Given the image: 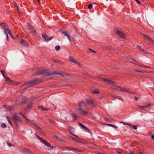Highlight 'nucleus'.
I'll return each instance as SVG.
<instances>
[{"mask_svg": "<svg viewBox=\"0 0 154 154\" xmlns=\"http://www.w3.org/2000/svg\"><path fill=\"white\" fill-rule=\"evenodd\" d=\"M100 79L105 83H107L110 88L117 91L119 90V86L117 85L116 83L115 82L112 80L103 78H100Z\"/></svg>", "mask_w": 154, "mask_h": 154, "instance_id": "f257e3e1", "label": "nucleus"}, {"mask_svg": "<svg viewBox=\"0 0 154 154\" xmlns=\"http://www.w3.org/2000/svg\"><path fill=\"white\" fill-rule=\"evenodd\" d=\"M39 74H45V76L53 75H60L63 76L64 77L65 75L63 74L62 73L58 72L56 71H54L51 72H46V71L44 70L42 71Z\"/></svg>", "mask_w": 154, "mask_h": 154, "instance_id": "f03ea898", "label": "nucleus"}, {"mask_svg": "<svg viewBox=\"0 0 154 154\" xmlns=\"http://www.w3.org/2000/svg\"><path fill=\"white\" fill-rule=\"evenodd\" d=\"M42 143L45 146V149L47 150H52L55 147L51 146L50 143L45 140H42Z\"/></svg>", "mask_w": 154, "mask_h": 154, "instance_id": "7ed1b4c3", "label": "nucleus"}, {"mask_svg": "<svg viewBox=\"0 0 154 154\" xmlns=\"http://www.w3.org/2000/svg\"><path fill=\"white\" fill-rule=\"evenodd\" d=\"M12 120L14 124L17 126H18V124L17 121L20 122H22L23 121L19 117L15 114H14L13 117L12 118Z\"/></svg>", "mask_w": 154, "mask_h": 154, "instance_id": "20e7f679", "label": "nucleus"}, {"mask_svg": "<svg viewBox=\"0 0 154 154\" xmlns=\"http://www.w3.org/2000/svg\"><path fill=\"white\" fill-rule=\"evenodd\" d=\"M116 33L119 37L122 38L126 39L127 35L124 33L122 30H117L116 32Z\"/></svg>", "mask_w": 154, "mask_h": 154, "instance_id": "39448f33", "label": "nucleus"}, {"mask_svg": "<svg viewBox=\"0 0 154 154\" xmlns=\"http://www.w3.org/2000/svg\"><path fill=\"white\" fill-rule=\"evenodd\" d=\"M40 80L38 79H36L30 82H28L26 84H28L30 86H32L40 82Z\"/></svg>", "mask_w": 154, "mask_h": 154, "instance_id": "423d86ee", "label": "nucleus"}, {"mask_svg": "<svg viewBox=\"0 0 154 154\" xmlns=\"http://www.w3.org/2000/svg\"><path fill=\"white\" fill-rule=\"evenodd\" d=\"M86 104H87L89 105L90 106L93 107H95L96 104L94 102L93 100L91 99H87L86 101Z\"/></svg>", "mask_w": 154, "mask_h": 154, "instance_id": "0eeeda50", "label": "nucleus"}, {"mask_svg": "<svg viewBox=\"0 0 154 154\" xmlns=\"http://www.w3.org/2000/svg\"><path fill=\"white\" fill-rule=\"evenodd\" d=\"M77 110L79 114L82 115H87L88 113V111L84 110L82 108L77 109Z\"/></svg>", "mask_w": 154, "mask_h": 154, "instance_id": "6e6552de", "label": "nucleus"}, {"mask_svg": "<svg viewBox=\"0 0 154 154\" xmlns=\"http://www.w3.org/2000/svg\"><path fill=\"white\" fill-rule=\"evenodd\" d=\"M69 61L73 63H76L77 65L81 67L82 66V64L79 62L76 61L72 57H70L69 59Z\"/></svg>", "mask_w": 154, "mask_h": 154, "instance_id": "1a4fd4ad", "label": "nucleus"}, {"mask_svg": "<svg viewBox=\"0 0 154 154\" xmlns=\"http://www.w3.org/2000/svg\"><path fill=\"white\" fill-rule=\"evenodd\" d=\"M130 62L133 63V64H135L136 65H137V66H140L141 67H143L145 68H146V69H149V68H150V66H146V65H143V64H140V63H138V62H137L136 63H135L134 62H132V61H130Z\"/></svg>", "mask_w": 154, "mask_h": 154, "instance_id": "9d476101", "label": "nucleus"}, {"mask_svg": "<svg viewBox=\"0 0 154 154\" xmlns=\"http://www.w3.org/2000/svg\"><path fill=\"white\" fill-rule=\"evenodd\" d=\"M143 36L152 45H154V41L153 40L146 35H143Z\"/></svg>", "mask_w": 154, "mask_h": 154, "instance_id": "9b49d317", "label": "nucleus"}, {"mask_svg": "<svg viewBox=\"0 0 154 154\" xmlns=\"http://www.w3.org/2000/svg\"><path fill=\"white\" fill-rule=\"evenodd\" d=\"M119 90H118V91H123L125 92H130V89L129 88H125L124 87H119Z\"/></svg>", "mask_w": 154, "mask_h": 154, "instance_id": "f8f14e48", "label": "nucleus"}, {"mask_svg": "<svg viewBox=\"0 0 154 154\" xmlns=\"http://www.w3.org/2000/svg\"><path fill=\"white\" fill-rule=\"evenodd\" d=\"M4 29L5 30L4 33L6 35H8V34H9L12 38H13L11 35V31L9 29H8V28H6L5 27H4Z\"/></svg>", "mask_w": 154, "mask_h": 154, "instance_id": "ddd939ff", "label": "nucleus"}, {"mask_svg": "<svg viewBox=\"0 0 154 154\" xmlns=\"http://www.w3.org/2000/svg\"><path fill=\"white\" fill-rule=\"evenodd\" d=\"M86 105V103L84 101H82L79 102L78 103L79 107L77 109L82 108V107L85 106Z\"/></svg>", "mask_w": 154, "mask_h": 154, "instance_id": "4468645a", "label": "nucleus"}, {"mask_svg": "<svg viewBox=\"0 0 154 154\" xmlns=\"http://www.w3.org/2000/svg\"><path fill=\"white\" fill-rule=\"evenodd\" d=\"M59 147L60 148L61 150H62L63 151H64V150H72V149H73V148L70 147H67V146H59Z\"/></svg>", "mask_w": 154, "mask_h": 154, "instance_id": "2eb2a0df", "label": "nucleus"}, {"mask_svg": "<svg viewBox=\"0 0 154 154\" xmlns=\"http://www.w3.org/2000/svg\"><path fill=\"white\" fill-rule=\"evenodd\" d=\"M134 71V72H147V73H153V71H141L140 70H136V69H134L133 70Z\"/></svg>", "mask_w": 154, "mask_h": 154, "instance_id": "dca6fc26", "label": "nucleus"}, {"mask_svg": "<svg viewBox=\"0 0 154 154\" xmlns=\"http://www.w3.org/2000/svg\"><path fill=\"white\" fill-rule=\"evenodd\" d=\"M42 36L43 38L46 41H50L52 38H49L47 35L45 34H42Z\"/></svg>", "mask_w": 154, "mask_h": 154, "instance_id": "f3484780", "label": "nucleus"}, {"mask_svg": "<svg viewBox=\"0 0 154 154\" xmlns=\"http://www.w3.org/2000/svg\"><path fill=\"white\" fill-rule=\"evenodd\" d=\"M92 93L94 94H98L100 93V91L98 89H95L91 90Z\"/></svg>", "mask_w": 154, "mask_h": 154, "instance_id": "a211bd4d", "label": "nucleus"}, {"mask_svg": "<svg viewBox=\"0 0 154 154\" xmlns=\"http://www.w3.org/2000/svg\"><path fill=\"white\" fill-rule=\"evenodd\" d=\"M62 33L63 34V35L65 36H67L68 37V39L69 40L70 42H71V41L70 38V37L69 36V35L68 34L67 32L65 31H63L62 32Z\"/></svg>", "mask_w": 154, "mask_h": 154, "instance_id": "6ab92c4d", "label": "nucleus"}, {"mask_svg": "<svg viewBox=\"0 0 154 154\" xmlns=\"http://www.w3.org/2000/svg\"><path fill=\"white\" fill-rule=\"evenodd\" d=\"M103 48L106 49H109L112 50H114L115 49L114 48L109 45L104 46L103 47Z\"/></svg>", "mask_w": 154, "mask_h": 154, "instance_id": "aec40b11", "label": "nucleus"}, {"mask_svg": "<svg viewBox=\"0 0 154 154\" xmlns=\"http://www.w3.org/2000/svg\"><path fill=\"white\" fill-rule=\"evenodd\" d=\"M31 122V124H33V125H34L37 128L38 130L41 132H42V130L41 129V128L38 126L36 124H35L34 123L31 122Z\"/></svg>", "mask_w": 154, "mask_h": 154, "instance_id": "412c9836", "label": "nucleus"}, {"mask_svg": "<svg viewBox=\"0 0 154 154\" xmlns=\"http://www.w3.org/2000/svg\"><path fill=\"white\" fill-rule=\"evenodd\" d=\"M21 43L22 44V45L24 46H27L28 45V44L24 40H21Z\"/></svg>", "mask_w": 154, "mask_h": 154, "instance_id": "4be33fe9", "label": "nucleus"}, {"mask_svg": "<svg viewBox=\"0 0 154 154\" xmlns=\"http://www.w3.org/2000/svg\"><path fill=\"white\" fill-rule=\"evenodd\" d=\"M23 151L25 153L28 154L31 153V152L28 149L26 148H23L22 149Z\"/></svg>", "mask_w": 154, "mask_h": 154, "instance_id": "5701e85b", "label": "nucleus"}, {"mask_svg": "<svg viewBox=\"0 0 154 154\" xmlns=\"http://www.w3.org/2000/svg\"><path fill=\"white\" fill-rule=\"evenodd\" d=\"M151 106V103H147L146 105L144 106V109H143L144 111H146L147 109L150 107Z\"/></svg>", "mask_w": 154, "mask_h": 154, "instance_id": "b1692460", "label": "nucleus"}, {"mask_svg": "<svg viewBox=\"0 0 154 154\" xmlns=\"http://www.w3.org/2000/svg\"><path fill=\"white\" fill-rule=\"evenodd\" d=\"M137 47L140 51L144 52H146V51L143 48H141L140 46L138 45Z\"/></svg>", "mask_w": 154, "mask_h": 154, "instance_id": "393cba45", "label": "nucleus"}, {"mask_svg": "<svg viewBox=\"0 0 154 154\" xmlns=\"http://www.w3.org/2000/svg\"><path fill=\"white\" fill-rule=\"evenodd\" d=\"M5 78L6 79V81L8 83H10L11 82V80L9 78L6 76L5 77Z\"/></svg>", "mask_w": 154, "mask_h": 154, "instance_id": "a878e982", "label": "nucleus"}, {"mask_svg": "<svg viewBox=\"0 0 154 154\" xmlns=\"http://www.w3.org/2000/svg\"><path fill=\"white\" fill-rule=\"evenodd\" d=\"M7 118L8 120V122L9 124L11 126H12L13 125V124H12V122L11 120V119H10V118H9V117H8V116H7Z\"/></svg>", "mask_w": 154, "mask_h": 154, "instance_id": "bb28decb", "label": "nucleus"}, {"mask_svg": "<svg viewBox=\"0 0 154 154\" xmlns=\"http://www.w3.org/2000/svg\"><path fill=\"white\" fill-rule=\"evenodd\" d=\"M71 115L73 117L76 119L78 117V115L75 113H71Z\"/></svg>", "mask_w": 154, "mask_h": 154, "instance_id": "cd10ccee", "label": "nucleus"}, {"mask_svg": "<svg viewBox=\"0 0 154 154\" xmlns=\"http://www.w3.org/2000/svg\"><path fill=\"white\" fill-rule=\"evenodd\" d=\"M27 100V99L26 97H23L22 98V101L21 102V103H24L26 102Z\"/></svg>", "mask_w": 154, "mask_h": 154, "instance_id": "c85d7f7f", "label": "nucleus"}, {"mask_svg": "<svg viewBox=\"0 0 154 154\" xmlns=\"http://www.w3.org/2000/svg\"><path fill=\"white\" fill-rule=\"evenodd\" d=\"M72 150H75V151H77L81 152H83L84 151L83 150H80L79 149L73 148V149H72Z\"/></svg>", "mask_w": 154, "mask_h": 154, "instance_id": "c756f323", "label": "nucleus"}, {"mask_svg": "<svg viewBox=\"0 0 154 154\" xmlns=\"http://www.w3.org/2000/svg\"><path fill=\"white\" fill-rule=\"evenodd\" d=\"M54 138H55L57 140H58V141H60V140L62 141V140H61V139L60 138L58 137L56 135H54Z\"/></svg>", "mask_w": 154, "mask_h": 154, "instance_id": "7c9ffc66", "label": "nucleus"}, {"mask_svg": "<svg viewBox=\"0 0 154 154\" xmlns=\"http://www.w3.org/2000/svg\"><path fill=\"white\" fill-rule=\"evenodd\" d=\"M38 108H41L42 110H44V111H47L48 110H49V109L45 108H44V107H43L42 106H38Z\"/></svg>", "mask_w": 154, "mask_h": 154, "instance_id": "2f4dec72", "label": "nucleus"}, {"mask_svg": "<svg viewBox=\"0 0 154 154\" xmlns=\"http://www.w3.org/2000/svg\"><path fill=\"white\" fill-rule=\"evenodd\" d=\"M69 139H71L72 140H74L75 141H76V142H79V140H77L76 139V138H74V137H69Z\"/></svg>", "mask_w": 154, "mask_h": 154, "instance_id": "473e14b6", "label": "nucleus"}, {"mask_svg": "<svg viewBox=\"0 0 154 154\" xmlns=\"http://www.w3.org/2000/svg\"><path fill=\"white\" fill-rule=\"evenodd\" d=\"M106 125H108L109 126L113 127L114 128H118V127L114 125H112L111 124H107Z\"/></svg>", "mask_w": 154, "mask_h": 154, "instance_id": "72a5a7b5", "label": "nucleus"}, {"mask_svg": "<svg viewBox=\"0 0 154 154\" xmlns=\"http://www.w3.org/2000/svg\"><path fill=\"white\" fill-rule=\"evenodd\" d=\"M79 124L83 128L85 129L86 128L85 126L84 125H82V124H81L80 123H79Z\"/></svg>", "mask_w": 154, "mask_h": 154, "instance_id": "f704fd0d", "label": "nucleus"}, {"mask_svg": "<svg viewBox=\"0 0 154 154\" xmlns=\"http://www.w3.org/2000/svg\"><path fill=\"white\" fill-rule=\"evenodd\" d=\"M60 46H56L55 47V50L56 51H59L60 49Z\"/></svg>", "mask_w": 154, "mask_h": 154, "instance_id": "c9c22d12", "label": "nucleus"}, {"mask_svg": "<svg viewBox=\"0 0 154 154\" xmlns=\"http://www.w3.org/2000/svg\"><path fill=\"white\" fill-rule=\"evenodd\" d=\"M36 136L40 140H41V142L42 143V140H44L43 139H42L41 137H40L37 135H36Z\"/></svg>", "mask_w": 154, "mask_h": 154, "instance_id": "e433bc0d", "label": "nucleus"}, {"mask_svg": "<svg viewBox=\"0 0 154 154\" xmlns=\"http://www.w3.org/2000/svg\"><path fill=\"white\" fill-rule=\"evenodd\" d=\"M2 26H3V28L4 27H5V28H8L7 27V24L5 23H3L2 24Z\"/></svg>", "mask_w": 154, "mask_h": 154, "instance_id": "4c0bfd02", "label": "nucleus"}, {"mask_svg": "<svg viewBox=\"0 0 154 154\" xmlns=\"http://www.w3.org/2000/svg\"><path fill=\"white\" fill-rule=\"evenodd\" d=\"M88 8L89 9H90L92 8V6L91 4H90L88 5Z\"/></svg>", "mask_w": 154, "mask_h": 154, "instance_id": "58836bf2", "label": "nucleus"}, {"mask_svg": "<svg viewBox=\"0 0 154 154\" xmlns=\"http://www.w3.org/2000/svg\"><path fill=\"white\" fill-rule=\"evenodd\" d=\"M68 129L70 131H72L74 129V128L71 126H68Z\"/></svg>", "mask_w": 154, "mask_h": 154, "instance_id": "ea45409f", "label": "nucleus"}, {"mask_svg": "<svg viewBox=\"0 0 154 154\" xmlns=\"http://www.w3.org/2000/svg\"><path fill=\"white\" fill-rule=\"evenodd\" d=\"M2 127L3 128H6V125L5 123H3L2 125Z\"/></svg>", "mask_w": 154, "mask_h": 154, "instance_id": "a19ab883", "label": "nucleus"}, {"mask_svg": "<svg viewBox=\"0 0 154 154\" xmlns=\"http://www.w3.org/2000/svg\"><path fill=\"white\" fill-rule=\"evenodd\" d=\"M33 104V102L32 101H31L28 104L29 106H31Z\"/></svg>", "mask_w": 154, "mask_h": 154, "instance_id": "79ce46f5", "label": "nucleus"}, {"mask_svg": "<svg viewBox=\"0 0 154 154\" xmlns=\"http://www.w3.org/2000/svg\"><path fill=\"white\" fill-rule=\"evenodd\" d=\"M7 143L8 146H9L11 147L12 146L11 144L9 142H7Z\"/></svg>", "mask_w": 154, "mask_h": 154, "instance_id": "37998d69", "label": "nucleus"}, {"mask_svg": "<svg viewBox=\"0 0 154 154\" xmlns=\"http://www.w3.org/2000/svg\"><path fill=\"white\" fill-rule=\"evenodd\" d=\"M137 106L141 108L143 110V109H144V106Z\"/></svg>", "mask_w": 154, "mask_h": 154, "instance_id": "c03bdc74", "label": "nucleus"}, {"mask_svg": "<svg viewBox=\"0 0 154 154\" xmlns=\"http://www.w3.org/2000/svg\"><path fill=\"white\" fill-rule=\"evenodd\" d=\"M23 116L24 118L26 120H27L29 122H30V120L29 119H27L25 116H24V115H23Z\"/></svg>", "mask_w": 154, "mask_h": 154, "instance_id": "a18cd8bd", "label": "nucleus"}, {"mask_svg": "<svg viewBox=\"0 0 154 154\" xmlns=\"http://www.w3.org/2000/svg\"><path fill=\"white\" fill-rule=\"evenodd\" d=\"M32 33L34 35H35L36 34V32L34 30H32Z\"/></svg>", "mask_w": 154, "mask_h": 154, "instance_id": "49530a36", "label": "nucleus"}, {"mask_svg": "<svg viewBox=\"0 0 154 154\" xmlns=\"http://www.w3.org/2000/svg\"><path fill=\"white\" fill-rule=\"evenodd\" d=\"M83 74L85 75H89V73L87 72H84L83 73Z\"/></svg>", "mask_w": 154, "mask_h": 154, "instance_id": "de8ad7c7", "label": "nucleus"}, {"mask_svg": "<svg viewBox=\"0 0 154 154\" xmlns=\"http://www.w3.org/2000/svg\"><path fill=\"white\" fill-rule=\"evenodd\" d=\"M1 72L3 75V76L5 78V77H6L5 75V74H4V71L2 70L1 71Z\"/></svg>", "mask_w": 154, "mask_h": 154, "instance_id": "09e8293b", "label": "nucleus"}, {"mask_svg": "<svg viewBox=\"0 0 154 154\" xmlns=\"http://www.w3.org/2000/svg\"><path fill=\"white\" fill-rule=\"evenodd\" d=\"M89 133H91V131L90 130H89L88 128L87 127L85 129Z\"/></svg>", "mask_w": 154, "mask_h": 154, "instance_id": "8fccbe9b", "label": "nucleus"}, {"mask_svg": "<svg viewBox=\"0 0 154 154\" xmlns=\"http://www.w3.org/2000/svg\"><path fill=\"white\" fill-rule=\"evenodd\" d=\"M125 124L130 126H131V124L130 123H126Z\"/></svg>", "mask_w": 154, "mask_h": 154, "instance_id": "3c124183", "label": "nucleus"}, {"mask_svg": "<svg viewBox=\"0 0 154 154\" xmlns=\"http://www.w3.org/2000/svg\"><path fill=\"white\" fill-rule=\"evenodd\" d=\"M133 128L135 130H136L137 129L136 126L135 125L133 126Z\"/></svg>", "mask_w": 154, "mask_h": 154, "instance_id": "603ef678", "label": "nucleus"}, {"mask_svg": "<svg viewBox=\"0 0 154 154\" xmlns=\"http://www.w3.org/2000/svg\"><path fill=\"white\" fill-rule=\"evenodd\" d=\"M151 137L152 139H154V134H152L151 135Z\"/></svg>", "mask_w": 154, "mask_h": 154, "instance_id": "864d4df0", "label": "nucleus"}, {"mask_svg": "<svg viewBox=\"0 0 154 154\" xmlns=\"http://www.w3.org/2000/svg\"><path fill=\"white\" fill-rule=\"evenodd\" d=\"M119 99L120 100L122 101L123 102L124 101V99L122 98H119Z\"/></svg>", "mask_w": 154, "mask_h": 154, "instance_id": "5fc2aeb1", "label": "nucleus"}, {"mask_svg": "<svg viewBox=\"0 0 154 154\" xmlns=\"http://www.w3.org/2000/svg\"><path fill=\"white\" fill-rule=\"evenodd\" d=\"M89 50L91 51H92L93 52H94V53H96V52L94 51V50H92V49H89Z\"/></svg>", "mask_w": 154, "mask_h": 154, "instance_id": "6e6d98bb", "label": "nucleus"}, {"mask_svg": "<svg viewBox=\"0 0 154 154\" xmlns=\"http://www.w3.org/2000/svg\"><path fill=\"white\" fill-rule=\"evenodd\" d=\"M136 2L139 4H140V2L138 0H135Z\"/></svg>", "mask_w": 154, "mask_h": 154, "instance_id": "4d7b16f0", "label": "nucleus"}, {"mask_svg": "<svg viewBox=\"0 0 154 154\" xmlns=\"http://www.w3.org/2000/svg\"><path fill=\"white\" fill-rule=\"evenodd\" d=\"M61 154H69V153L68 152H65L62 153Z\"/></svg>", "mask_w": 154, "mask_h": 154, "instance_id": "13d9d810", "label": "nucleus"}, {"mask_svg": "<svg viewBox=\"0 0 154 154\" xmlns=\"http://www.w3.org/2000/svg\"><path fill=\"white\" fill-rule=\"evenodd\" d=\"M130 154H134L133 151H131V152L130 151Z\"/></svg>", "mask_w": 154, "mask_h": 154, "instance_id": "bf43d9fd", "label": "nucleus"}, {"mask_svg": "<svg viewBox=\"0 0 154 154\" xmlns=\"http://www.w3.org/2000/svg\"><path fill=\"white\" fill-rule=\"evenodd\" d=\"M153 86L152 87V88L154 90V82L153 83Z\"/></svg>", "mask_w": 154, "mask_h": 154, "instance_id": "052dcab7", "label": "nucleus"}, {"mask_svg": "<svg viewBox=\"0 0 154 154\" xmlns=\"http://www.w3.org/2000/svg\"><path fill=\"white\" fill-rule=\"evenodd\" d=\"M138 154H143L142 152H141L140 151H139L138 152Z\"/></svg>", "mask_w": 154, "mask_h": 154, "instance_id": "680f3d73", "label": "nucleus"}, {"mask_svg": "<svg viewBox=\"0 0 154 154\" xmlns=\"http://www.w3.org/2000/svg\"><path fill=\"white\" fill-rule=\"evenodd\" d=\"M135 100H138V98L136 97H135L134 98Z\"/></svg>", "mask_w": 154, "mask_h": 154, "instance_id": "e2e57ef3", "label": "nucleus"}, {"mask_svg": "<svg viewBox=\"0 0 154 154\" xmlns=\"http://www.w3.org/2000/svg\"><path fill=\"white\" fill-rule=\"evenodd\" d=\"M130 60H131L133 61H135V62H136V61H135L134 60V59H132V58H130Z\"/></svg>", "mask_w": 154, "mask_h": 154, "instance_id": "0e129e2a", "label": "nucleus"}, {"mask_svg": "<svg viewBox=\"0 0 154 154\" xmlns=\"http://www.w3.org/2000/svg\"><path fill=\"white\" fill-rule=\"evenodd\" d=\"M6 37H7V39L8 40V35H6Z\"/></svg>", "mask_w": 154, "mask_h": 154, "instance_id": "69168bd1", "label": "nucleus"}, {"mask_svg": "<svg viewBox=\"0 0 154 154\" xmlns=\"http://www.w3.org/2000/svg\"><path fill=\"white\" fill-rule=\"evenodd\" d=\"M74 136H75V137H77V138H79V137L78 136L76 135H74V134H72Z\"/></svg>", "mask_w": 154, "mask_h": 154, "instance_id": "338daca9", "label": "nucleus"}, {"mask_svg": "<svg viewBox=\"0 0 154 154\" xmlns=\"http://www.w3.org/2000/svg\"><path fill=\"white\" fill-rule=\"evenodd\" d=\"M122 123H123L124 125H126L125 124L126 123L124 122H122Z\"/></svg>", "mask_w": 154, "mask_h": 154, "instance_id": "774afa93", "label": "nucleus"}]
</instances>
